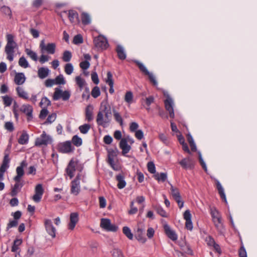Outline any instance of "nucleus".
<instances>
[{
    "label": "nucleus",
    "mask_w": 257,
    "mask_h": 257,
    "mask_svg": "<svg viewBox=\"0 0 257 257\" xmlns=\"http://www.w3.org/2000/svg\"><path fill=\"white\" fill-rule=\"evenodd\" d=\"M27 166L26 161L23 160L21 162L20 165L16 168L17 175L14 177V180L15 182V184L12 187L10 195L12 197L17 195L24 185V181L22 179L24 175V168Z\"/></svg>",
    "instance_id": "f257e3e1"
},
{
    "label": "nucleus",
    "mask_w": 257,
    "mask_h": 257,
    "mask_svg": "<svg viewBox=\"0 0 257 257\" xmlns=\"http://www.w3.org/2000/svg\"><path fill=\"white\" fill-rule=\"evenodd\" d=\"M110 107L107 102H102L97 113L96 121L98 125L105 127L111 121Z\"/></svg>",
    "instance_id": "f03ea898"
},
{
    "label": "nucleus",
    "mask_w": 257,
    "mask_h": 257,
    "mask_svg": "<svg viewBox=\"0 0 257 257\" xmlns=\"http://www.w3.org/2000/svg\"><path fill=\"white\" fill-rule=\"evenodd\" d=\"M6 38L7 43L5 47V52L7 55V59L11 62L14 60L15 49L17 47V44L12 34H7Z\"/></svg>",
    "instance_id": "7ed1b4c3"
},
{
    "label": "nucleus",
    "mask_w": 257,
    "mask_h": 257,
    "mask_svg": "<svg viewBox=\"0 0 257 257\" xmlns=\"http://www.w3.org/2000/svg\"><path fill=\"white\" fill-rule=\"evenodd\" d=\"M107 163L114 171H119L121 169L120 165L117 163H115L114 159L117 157L118 150L117 148L114 149L110 148L107 149Z\"/></svg>",
    "instance_id": "20e7f679"
},
{
    "label": "nucleus",
    "mask_w": 257,
    "mask_h": 257,
    "mask_svg": "<svg viewBox=\"0 0 257 257\" xmlns=\"http://www.w3.org/2000/svg\"><path fill=\"white\" fill-rule=\"evenodd\" d=\"M210 213L215 227L221 231L223 228V223L220 213L215 207H210Z\"/></svg>",
    "instance_id": "39448f33"
},
{
    "label": "nucleus",
    "mask_w": 257,
    "mask_h": 257,
    "mask_svg": "<svg viewBox=\"0 0 257 257\" xmlns=\"http://www.w3.org/2000/svg\"><path fill=\"white\" fill-rule=\"evenodd\" d=\"M9 152L10 150L8 148L5 152V156L3 158L2 164L0 167V182L4 179V173L9 168V163L10 162V159L9 158Z\"/></svg>",
    "instance_id": "423d86ee"
},
{
    "label": "nucleus",
    "mask_w": 257,
    "mask_h": 257,
    "mask_svg": "<svg viewBox=\"0 0 257 257\" xmlns=\"http://www.w3.org/2000/svg\"><path fill=\"white\" fill-rule=\"evenodd\" d=\"M67 6L65 3H56L55 4L56 11L60 16H62L63 14L68 15V16H78V14L76 11L71 10H66L64 8Z\"/></svg>",
    "instance_id": "0eeeda50"
},
{
    "label": "nucleus",
    "mask_w": 257,
    "mask_h": 257,
    "mask_svg": "<svg viewBox=\"0 0 257 257\" xmlns=\"http://www.w3.org/2000/svg\"><path fill=\"white\" fill-rule=\"evenodd\" d=\"M134 62L136 64V65L139 67L140 70L144 73L145 75L148 76L149 80L153 84V85L155 86H157L158 82L156 79L155 76L154 74L150 72L145 66L141 62L139 61L138 60H135Z\"/></svg>",
    "instance_id": "6e6552de"
},
{
    "label": "nucleus",
    "mask_w": 257,
    "mask_h": 257,
    "mask_svg": "<svg viewBox=\"0 0 257 257\" xmlns=\"http://www.w3.org/2000/svg\"><path fill=\"white\" fill-rule=\"evenodd\" d=\"M39 47L42 53H47L49 54H54L56 51V45L54 43L46 44L45 40H42L40 42Z\"/></svg>",
    "instance_id": "1a4fd4ad"
},
{
    "label": "nucleus",
    "mask_w": 257,
    "mask_h": 257,
    "mask_svg": "<svg viewBox=\"0 0 257 257\" xmlns=\"http://www.w3.org/2000/svg\"><path fill=\"white\" fill-rule=\"evenodd\" d=\"M93 43L95 48L98 50H105L109 45L106 38L102 35L95 37Z\"/></svg>",
    "instance_id": "9d476101"
},
{
    "label": "nucleus",
    "mask_w": 257,
    "mask_h": 257,
    "mask_svg": "<svg viewBox=\"0 0 257 257\" xmlns=\"http://www.w3.org/2000/svg\"><path fill=\"white\" fill-rule=\"evenodd\" d=\"M57 150L60 153L68 154L73 151L74 148L72 146L71 142L66 141L58 144L57 146Z\"/></svg>",
    "instance_id": "9b49d317"
},
{
    "label": "nucleus",
    "mask_w": 257,
    "mask_h": 257,
    "mask_svg": "<svg viewBox=\"0 0 257 257\" xmlns=\"http://www.w3.org/2000/svg\"><path fill=\"white\" fill-rule=\"evenodd\" d=\"M52 140L50 137L47 135L45 132H43L40 137L36 139L35 145L36 146H47L51 143Z\"/></svg>",
    "instance_id": "f8f14e48"
},
{
    "label": "nucleus",
    "mask_w": 257,
    "mask_h": 257,
    "mask_svg": "<svg viewBox=\"0 0 257 257\" xmlns=\"http://www.w3.org/2000/svg\"><path fill=\"white\" fill-rule=\"evenodd\" d=\"M100 227L108 231H116L118 227L111 224L110 220L108 218H102L100 221Z\"/></svg>",
    "instance_id": "ddd939ff"
},
{
    "label": "nucleus",
    "mask_w": 257,
    "mask_h": 257,
    "mask_svg": "<svg viewBox=\"0 0 257 257\" xmlns=\"http://www.w3.org/2000/svg\"><path fill=\"white\" fill-rule=\"evenodd\" d=\"M164 94L167 96V98L164 101L165 108L169 112L170 117L173 118L175 116V114L173 100L169 96L167 92H164Z\"/></svg>",
    "instance_id": "4468645a"
},
{
    "label": "nucleus",
    "mask_w": 257,
    "mask_h": 257,
    "mask_svg": "<svg viewBox=\"0 0 257 257\" xmlns=\"http://www.w3.org/2000/svg\"><path fill=\"white\" fill-rule=\"evenodd\" d=\"M171 194L174 200L177 202L179 207L181 209L183 207L184 202L181 201V195L179 189L171 185Z\"/></svg>",
    "instance_id": "2eb2a0df"
},
{
    "label": "nucleus",
    "mask_w": 257,
    "mask_h": 257,
    "mask_svg": "<svg viewBox=\"0 0 257 257\" xmlns=\"http://www.w3.org/2000/svg\"><path fill=\"white\" fill-rule=\"evenodd\" d=\"M78 161H74L72 159L69 162L67 168L65 169L67 175L70 179L74 177V173L76 171V166L78 164Z\"/></svg>",
    "instance_id": "dca6fc26"
},
{
    "label": "nucleus",
    "mask_w": 257,
    "mask_h": 257,
    "mask_svg": "<svg viewBox=\"0 0 257 257\" xmlns=\"http://www.w3.org/2000/svg\"><path fill=\"white\" fill-rule=\"evenodd\" d=\"M44 189L41 184H37L35 188V194L32 197V199L36 203L40 202L43 194L44 193Z\"/></svg>",
    "instance_id": "f3484780"
},
{
    "label": "nucleus",
    "mask_w": 257,
    "mask_h": 257,
    "mask_svg": "<svg viewBox=\"0 0 257 257\" xmlns=\"http://www.w3.org/2000/svg\"><path fill=\"white\" fill-rule=\"evenodd\" d=\"M44 225L47 233L52 238H55L56 236V230L53 225L51 220L49 219H46L44 221Z\"/></svg>",
    "instance_id": "a211bd4d"
},
{
    "label": "nucleus",
    "mask_w": 257,
    "mask_h": 257,
    "mask_svg": "<svg viewBox=\"0 0 257 257\" xmlns=\"http://www.w3.org/2000/svg\"><path fill=\"white\" fill-rule=\"evenodd\" d=\"M20 111L27 115L28 121L33 118V108L30 104H23L20 108Z\"/></svg>",
    "instance_id": "6ab92c4d"
},
{
    "label": "nucleus",
    "mask_w": 257,
    "mask_h": 257,
    "mask_svg": "<svg viewBox=\"0 0 257 257\" xmlns=\"http://www.w3.org/2000/svg\"><path fill=\"white\" fill-rule=\"evenodd\" d=\"M164 229L167 236L171 240L175 241L177 239V235L174 231L171 229L168 224L165 223L164 225Z\"/></svg>",
    "instance_id": "aec40b11"
},
{
    "label": "nucleus",
    "mask_w": 257,
    "mask_h": 257,
    "mask_svg": "<svg viewBox=\"0 0 257 257\" xmlns=\"http://www.w3.org/2000/svg\"><path fill=\"white\" fill-rule=\"evenodd\" d=\"M180 165L185 169H192L194 167L193 161L190 158H186L182 159L179 162Z\"/></svg>",
    "instance_id": "412c9836"
},
{
    "label": "nucleus",
    "mask_w": 257,
    "mask_h": 257,
    "mask_svg": "<svg viewBox=\"0 0 257 257\" xmlns=\"http://www.w3.org/2000/svg\"><path fill=\"white\" fill-rule=\"evenodd\" d=\"M78 221V214L76 212L71 213L70 215V222L68 224V229L73 230Z\"/></svg>",
    "instance_id": "4be33fe9"
},
{
    "label": "nucleus",
    "mask_w": 257,
    "mask_h": 257,
    "mask_svg": "<svg viewBox=\"0 0 257 257\" xmlns=\"http://www.w3.org/2000/svg\"><path fill=\"white\" fill-rule=\"evenodd\" d=\"M119 148L122 150L123 155L128 153L131 149V147L127 144V140L124 138L121 139L119 142Z\"/></svg>",
    "instance_id": "5701e85b"
},
{
    "label": "nucleus",
    "mask_w": 257,
    "mask_h": 257,
    "mask_svg": "<svg viewBox=\"0 0 257 257\" xmlns=\"http://www.w3.org/2000/svg\"><path fill=\"white\" fill-rule=\"evenodd\" d=\"M26 79L23 73H16L14 77V82L17 85H21L25 83Z\"/></svg>",
    "instance_id": "b1692460"
},
{
    "label": "nucleus",
    "mask_w": 257,
    "mask_h": 257,
    "mask_svg": "<svg viewBox=\"0 0 257 257\" xmlns=\"http://www.w3.org/2000/svg\"><path fill=\"white\" fill-rule=\"evenodd\" d=\"M115 51L120 60H123L126 59V54L124 48L121 45H117L115 48Z\"/></svg>",
    "instance_id": "393cba45"
},
{
    "label": "nucleus",
    "mask_w": 257,
    "mask_h": 257,
    "mask_svg": "<svg viewBox=\"0 0 257 257\" xmlns=\"http://www.w3.org/2000/svg\"><path fill=\"white\" fill-rule=\"evenodd\" d=\"M145 229L143 228L139 227L137 229L136 233L135 234V237L136 239L141 242L142 243H145L147 239L144 235Z\"/></svg>",
    "instance_id": "a878e982"
},
{
    "label": "nucleus",
    "mask_w": 257,
    "mask_h": 257,
    "mask_svg": "<svg viewBox=\"0 0 257 257\" xmlns=\"http://www.w3.org/2000/svg\"><path fill=\"white\" fill-rule=\"evenodd\" d=\"M93 106L89 104L85 108V119L88 122L92 121L93 119Z\"/></svg>",
    "instance_id": "bb28decb"
},
{
    "label": "nucleus",
    "mask_w": 257,
    "mask_h": 257,
    "mask_svg": "<svg viewBox=\"0 0 257 257\" xmlns=\"http://www.w3.org/2000/svg\"><path fill=\"white\" fill-rule=\"evenodd\" d=\"M116 180L118 182L117 186L119 189L124 188L126 186V182L124 180V176L121 174H119L116 176Z\"/></svg>",
    "instance_id": "cd10ccee"
},
{
    "label": "nucleus",
    "mask_w": 257,
    "mask_h": 257,
    "mask_svg": "<svg viewBox=\"0 0 257 257\" xmlns=\"http://www.w3.org/2000/svg\"><path fill=\"white\" fill-rule=\"evenodd\" d=\"M80 191V182L72 181L71 185V193L76 196L79 193Z\"/></svg>",
    "instance_id": "c85d7f7f"
},
{
    "label": "nucleus",
    "mask_w": 257,
    "mask_h": 257,
    "mask_svg": "<svg viewBox=\"0 0 257 257\" xmlns=\"http://www.w3.org/2000/svg\"><path fill=\"white\" fill-rule=\"evenodd\" d=\"M215 181L216 183V188L217 189V190L218 191V193L220 195V196L221 198L224 200L225 202H227L225 194L224 193V189L222 187L221 183L219 182V181L217 179H215Z\"/></svg>",
    "instance_id": "c756f323"
},
{
    "label": "nucleus",
    "mask_w": 257,
    "mask_h": 257,
    "mask_svg": "<svg viewBox=\"0 0 257 257\" xmlns=\"http://www.w3.org/2000/svg\"><path fill=\"white\" fill-rule=\"evenodd\" d=\"M29 136L26 131H23V133L19 139H18V143L20 145H26L28 143Z\"/></svg>",
    "instance_id": "7c9ffc66"
},
{
    "label": "nucleus",
    "mask_w": 257,
    "mask_h": 257,
    "mask_svg": "<svg viewBox=\"0 0 257 257\" xmlns=\"http://www.w3.org/2000/svg\"><path fill=\"white\" fill-rule=\"evenodd\" d=\"M49 72L50 71L48 68L41 67L38 69V75L40 78L44 79L48 76Z\"/></svg>",
    "instance_id": "2f4dec72"
},
{
    "label": "nucleus",
    "mask_w": 257,
    "mask_h": 257,
    "mask_svg": "<svg viewBox=\"0 0 257 257\" xmlns=\"http://www.w3.org/2000/svg\"><path fill=\"white\" fill-rule=\"evenodd\" d=\"M16 90L19 97L26 100L29 99L28 93L22 87L18 86Z\"/></svg>",
    "instance_id": "473e14b6"
},
{
    "label": "nucleus",
    "mask_w": 257,
    "mask_h": 257,
    "mask_svg": "<svg viewBox=\"0 0 257 257\" xmlns=\"http://www.w3.org/2000/svg\"><path fill=\"white\" fill-rule=\"evenodd\" d=\"M22 240L20 239H16L14 241L12 246L11 251L14 252H17L19 250V246L22 244Z\"/></svg>",
    "instance_id": "72a5a7b5"
},
{
    "label": "nucleus",
    "mask_w": 257,
    "mask_h": 257,
    "mask_svg": "<svg viewBox=\"0 0 257 257\" xmlns=\"http://www.w3.org/2000/svg\"><path fill=\"white\" fill-rule=\"evenodd\" d=\"M155 179L158 180V181H162L163 182H165L167 178V173H161L160 174L156 173L154 175Z\"/></svg>",
    "instance_id": "f704fd0d"
},
{
    "label": "nucleus",
    "mask_w": 257,
    "mask_h": 257,
    "mask_svg": "<svg viewBox=\"0 0 257 257\" xmlns=\"http://www.w3.org/2000/svg\"><path fill=\"white\" fill-rule=\"evenodd\" d=\"M2 98L5 106H10L12 104L13 100V98L8 95L2 96Z\"/></svg>",
    "instance_id": "c9c22d12"
},
{
    "label": "nucleus",
    "mask_w": 257,
    "mask_h": 257,
    "mask_svg": "<svg viewBox=\"0 0 257 257\" xmlns=\"http://www.w3.org/2000/svg\"><path fill=\"white\" fill-rule=\"evenodd\" d=\"M51 105L50 100L46 96L43 97L40 102V106L42 108H47Z\"/></svg>",
    "instance_id": "e433bc0d"
},
{
    "label": "nucleus",
    "mask_w": 257,
    "mask_h": 257,
    "mask_svg": "<svg viewBox=\"0 0 257 257\" xmlns=\"http://www.w3.org/2000/svg\"><path fill=\"white\" fill-rule=\"evenodd\" d=\"M122 232L123 234L129 239H133V234L132 233L131 230L127 226H124L122 228Z\"/></svg>",
    "instance_id": "4c0bfd02"
},
{
    "label": "nucleus",
    "mask_w": 257,
    "mask_h": 257,
    "mask_svg": "<svg viewBox=\"0 0 257 257\" xmlns=\"http://www.w3.org/2000/svg\"><path fill=\"white\" fill-rule=\"evenodd\" d=\"M113 113L115 121L122 126L123 125V120L119 113L115 109H113Z\"/></svg>",
    "instance_id": "58836bf2"
},
{
    "label": "nucleus",
    "mask_w": 257,
    "mask_h": 257,
    "mask_svg": "<svg viewBox=\"0 0 257 257\" xmlns=\"http://www.w3.org/2000/svg\"><path fill=\"white\" fill-rule=\"evenodd\" d=\"M27 54L34 61H37L38 60V56L36 52L33 51V50L26 49L25 50Z\"/></svg>",
    "instance_id": "ea45409f"
},
{
    "label": "nucleus",
    "mask_w": 257,
    "mask_h": 257,
    "mask_svg": "<svg viewBox=\"0 0 257 257\" xmlns=\"http://www.w3.org/2000/svg\"><path fill=\"white\" fill-rule=\"evenodd\" d=\"M72 143L75 146L79 147L82 145V141L81 138L79 137L77 135H75L72 137Z\"/></svg>",
    "instance_id": "a19ab883"
},
{
    "label": "nucleus",
    "mask_w": 257,
    "mask_h": 257,
    "mask_svg": "<svg viewBox=\"0 0 257 257\" xmlns=\"http://www.w3.org/2000/svg\"><path fill=\"white\" fill-rule=\"evenodd\" d=\"M0 12L2 15H5L8 16H11L12 15V11L10 8L5 6L1 7Z\"/></svg>",
    "instance_id": "79ce46f5"
},
{
    "label": "nucleus",
    "mask_w": 257,
    "mask_h": 257,
    "mask_svg": "<svg viewBox=\"0 0 257 257\" xmlns=\"http://www.w3.org/2000/svg\"><path fill=\"white\" fill-rule=\"evenodd\" d=\"M91 126L90 125L87 123H85L83 125L79 126V130L80 133L83 134H87L90 130Z\"/></svg>",
    "instance_id": "37998d69"
},
{
    "label": "nucleus",
    "mask_w": 257,
    "mask_h": 257,
    "mask_svg": "<svg viewBox=\"0 0 257 257\" xmlns=\"http://www.w3.org/2000/svg\"><path fill=\"white\" fill-rule=\"evenodd\" d=\"M55 84L57 85H64L66 83V80L62 74H60L57 76L55 79Z\"/></svg>",
    "instance_id": "c03bdc74"
},
{
    "label": "nucleus",
    "mask_w": 257,
    "mask_h": 257,
    "mask_svg": "<svg viewBox=\"0 0 257 257\" xmlns=\"http://www.w3.org/2000/svg\"><path fill=\"white\" fill-rule=\"evenodd\" d=\"M19 65L24 68H26L29 67V64L26 59L22 56L20 57L19 60Z\"/></svg>",
    "instance_id": "a18cd8bd"
},
{
    "label": "nucleus",
    "mask_w": 257,
    "mask_h": 257,
    "mask_svg": "<svg viewBox=\"0 0 257 257\" xmlns=\"http://www.w3.org/2000/svg\"><path fill=\"white\" fill-rule=\"evenodd\" d=\"M76 84L78 85L80 89L81 90L85 85V80L82 78L80 76H76L75 78Z\"/></svg>",
    "instance_id": "49530a36"
},
{
    "label": "nucleus",
    "mask_w": 257,
    "mask_h": 257,
    "mask_svg": "<svg viewBox=\"0 0 257 257\" xmlns=\"http://www.w3.org/2000/svg\"><path fill=\"white\" fill-rule=\"evenodd\" d=\"M124 100L128 104L132 103L133 101V94L131 91H127L125 94Z\"/></svg>",
    "instance_id": "de8ad7c7"
},
{
    "label": "nucleus",
    "mask_w": 257,
    "mask_h": 257,
    "mask_svg": "<svg viewBox=\"0 0 257 257\" xmlns=\"http://www.w3.org/2000/svg\"><path fill=\"white\" fill-rule=\"evenodd\" d=\"M181 248L186 253L191 255H193V251L189 244L186 243L181 246Z\"/></svg>",
    "instance_id": "09e8293b"
},
{
    "label": "nucleus",
    "mask_w": 257,
    "mask_h": 257,
    "mask_svg": "<svg viewBox=\"0 0 257 257\" xmlns=\"http://www.w3.org/2000/svg\"><path fill=\"white\" fill-rule=\"evenodd\" d=\"M74 68L71 63H67L65 65L64 71L67 75H70L72 73Z\"/></svg>",
    "instance_id": "8fccbe9b"
},
{
    "label": "nucleus",
    "mask_w": 257,
    "mask_h": 257,
    "mask_svg": "<svg viewBox=\"0 0 257 257\" xmlns=\"http://www.w3.org/2000/svg\"><path fill=\"white\" fill-rule=\"evenodd\" d=\"M72 58L71 53L69 51H65L63 54L62 59L64 62H67L70 61Z\"/></svg>",
    "instance_id": "3c124183"
},
{
    "label": "nucleus",
    "mask_w": 257,
    "mask_h": 257,
    "mask_svg": "<svg viewBox=\"0 0 257 257\" xmlns=\"http://www.w3.org/2000/svg\"><path fill=\"white\" fill-rule=\"evenodd\" d=\"M62 91L58 88H55V91L53 96V99L54 100H57L61 98Z\"/></svg>",
    "instance_id": "603ef678"
},
{
    "label": "nucleus",
    "mask_w": 257,
    "mask_h": 257,
    "mask_svg": "<svg viewBox=\"0 0 257 257\" xmlns=\"http://www.w3.org/2000/svg\"><path fill=\"white\" fill-rule=\"evenodd\" d=\"M155 209L157 212L161 216L164 217H166L167 216L166 212L163 209V208L161 206H156L155 207Z\"/></svg>",
    "instance_id": "864d4df0"
},
{
    "label": "nucleus",
    "mask_w": 257,
    "mask_h": 257,
    "mask_svg": "<svg viewBox=\"0 0 257 257\" xmlns=\"http://www.w3.org/2000/svg\"><path fill=\"white\" fill-rule=\"evenodd\" d=\"M148 170L152 174H155L156 173V167L155 164L152 162H149L147 164Z\"/></svg>",
    "instance_id": "5fc2aeb1"
},
{
    "label": "nucleus",
    "mask_w": 257,
    "mask_h": 257,
    "mask_svg": "<svg viewBox=\"0 0 257 257\" xmlns=\"http://www.w3.org/2000/svg\"><path fill=\"white\" fill-rule=\"evenodd\" d=\"M100 94V89L98 86H95L92 90L91 95L94 98H97Z\"/></svg>",
    "instance_id": "6e6d98bb"
},
{
    "label": "nucleus",
    "mask_w": 257,
    "mask_h": 257,
    "mask_svg": "<svg viewBox=\"0 0 257 257\" xmlns=\"http://www.w3.org/2000/svg\"><path fill=\"white\" fill-rule=\"evenodd\" d=\"M73 42L75 44H79L83 43V38L80 34L74 36Z\"/></svg>",
    "instance_id": "4d7b16f0"
},
{
    "label": "nucleus",
    "mask_w": 257,
    "mask_h": 257,
    "mask_svg": "<svg viewBox=\"0 0 257 257\" xmlns=\"http://www.w3.org/2000/svg\"><path fill=\"white\" fill-rule=\"evenodd\" d=\"M57 117L56 113H52V114H50L48 117L47 118L46 121H45V123H51L53 122H54Z\"/></svg>",
    "instance_id": "13d9d810"
},
{
    "label": "nucleus",
    "mask_w": 257,
    "mask_h": 257,
    "mask_svg": "<svg viewBox=\"0 0 257 257\" xmlns=\"http://www.w3.org/2000/svg\"><path fill=\"white\" fill-rule=\"evenodd\" d=\"M18 224V221L16 220H11L8 223L7 226V230H8L9 229L16 227Z\"/></svg>",
    "instance_id": "bf43d9fd"
},
{
    "label": "nucleus",
    "mask_w": 257,
    "mask_h": 257,
    "mask_svg": "<svg viewBox=\"0 0 257 257\" xmlns=\"http://www.w3.org/2000/svg\"><path fill=\"white\" fill-rule=\"evenodd\" d=\"M5 128L7 131L12 132L14 130L13 123L11 121H7L5 122Z\"/></svg>",
    "instance_id": "052dcab7"
},
{
    "label": "nucleus",
    "mask_w": 257,
    "mask_h": 257,
    "mask_svg": "<svg viewBox=\"0 0 257 257\" xmlns=\"http://www.w3.org/2000/svg\"><path fill=\"white\" fill-rule=\"evenodd\" d=\"M80 24L86 26L89 25L91 23L90 17H80Z\"/></svg>",
    "instance_id": "680f3d73"
},
{
    "label": "nucleus",
    "mask_w": 257,
    "mask_h": 257,
    "mask_svg": "<svg viewBox=\"0 0 257 257\" xmlns=\"http://www.w3.org/2000/svg\"><path fill=\"white\" fill-rule=\"evenodd\" d=\"M70 95V92L69 91L65 90L62 92L61 98L63 100L66 101L69 99Z\"/></svg>",
    "instance_id": "e2e57ef3"
},
{
    "label": "nucleus",
    "mask_w": 257,
    "mask_h": 257,
    "mask_svg": "<svg viewBox=\"0 0 257 257\" xmlns=\"http://www.w3.org/2000/svg\"><path fill=\"white\" fill-rule=\"evenodd\" d=\"M82 97L84 99L88 100L90 97V92L88 87H86L83 94Z\"/></svg>",
    "instance_id": "0e129e2a"
},
{
    "label": "nucleus",
    "mask_w": 257,
    "mask_h": 257,
    "mask_svg": "<svg viewBox=\"0 0 257 257\" xmlns=\"http://www.w3.org/2000/svg\"><path fill=\"white\" fill-rule=\"evenodd\" d=\"M43 3V0H34L32 3V7L34 8L38 9Z\"/></svg>",
    "instance_id": "69168bd1"
},
{
    "label": "nucleus",
    "mask_w": 257,
    "mask_h": 257,
    "mask_svg": "<svg viewBox=\"0 0 257 257\" xmlns=\"http://www.w3.org/2000/svg\"><path fill=\"white\" fill-rule=\"evenodd\" d=\"M48 114V110L47 108H42L39 114V117L41 119L45 118Z\"/></svg>",
    "instance_id": "338daca9"
},
{
    "label": "nucleus",
    "mask_w": 257,
    "mask_h": 257,
    "mask_svg": "<svg viewBox=\"0 0 257 257\" xmlns=\"http://www.w3.org/2000/svg\"><path fill=\"white\" fill-rule=\"evenodd\" d=\"M112 255L113 257H123L121 251L118 249H114L112 251Z\"/></svg>",
    "instance_id": "774afa93"
}]
</instances>
